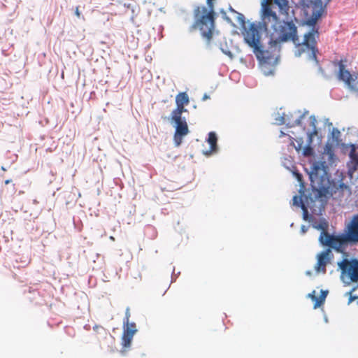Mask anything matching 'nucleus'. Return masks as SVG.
<instances>
[{"label": "nucleus", "mask_w": 358, "mask_h": 358, "mask_svg": "<svg viewBox=\"0 0 358 358\" xmlns=\"http://www.w3.org/2000/svg\"><path fill=\"white\" fill-rule=\"evenodd\" d=\"M236 15H237V17H236L237 21L242 27H245V17L244 15L241 13H238V12L236 13Z\"/></svg>", "instance_id": "nucleus-31"}, {"label": "nucleus", "mask_w": 358, "mask_h": 358, "mask_svg": "<svg viewBox=\"0 0 358 358\" xmlns=\"http://www.w3.org/2000/svg\"><path fill=\"white\" fill-rule=\"evenodd\" d=\"M349 160L346 163V166H353L358 167V145L352 144L351 149L348 153Z\"/></svg>", "instance_id": "nucleus-17"}, {"label": "nucleus", "mask_w": 358, "mask_h": 358, "mask_svg": "<svg viewBox=\"0 0 358 358\" xmlns=\"http://www.w3.org/2000/svg\"><path fill=\"white\" fill-rule=\"evenodd\" d=\"M293 174L296 177V180L299 182L302 183V182H303V176H302V174L300 173L298 171H293Z\"/></svg>", "instance_id": "nucleus-38"}, {"label": "nucleus", "mask_w": 358, "mask_h": 358, "mask_svg": "<svg viewBox=\"0 0 358 358\" xmlns=\"http://www.w3.org/2000/svg\"><path fill=\"white\" fill-rule=\"evenodd\" d=\"M330 137L329 136L328 141L325 143L322 155H327V162H326L327 164L328 165V167L329 168L330 166L336 165V162L338 160V157L336 155L334 152V148L332 145L329 142Z\"/></svg>", "instance_id": "nucleus-11"}, {"label": "nucleus", "mask_w": 358, "mask_h": 358, "mask_svg": "<svg viewBox=\"0 0 358 358\" xmlns=\"http://www.w3.org/2000/svg\"><path fill=\"white\" fill-rule=\"evenodd\" d=\"M213 0H207L208 8L206 6L196 7L194 9V15L195 21L190 27V30L199 29L203 38H206L208 43H210L213 33L215 29V20L216 13L214 11Z\"/></svg>", "instance_id": "nucleus-5"}, {"label": "nucleus", "mask_w": 358, "mask_h": 358, "mask_svg": "<svg viewBox=\"0 0 358 358\" xmlns=\"http://www.w3.org/2000/svg\"><path fill=\"white\" fill-rule=\"evenodd\" d=\"M92 258L93 259V262L95 263V262H96V257H94V256H93V257H92Z\"/></svg>", "instance_id": "nucleus-51"}, {"label": "nucleus", "mask_w": 358, "mask_h": 358, "mask_svg": "<svg viewBox=\"0 0 358 358\" xmlns=\"http://www.w3.org/2000/svg\"><path fill=\"white\" fill-rule=\"evenodd\" d=\"M264 51H268V55H265L264 56L268 57V61L266 60L265 62L260 61L259 59L257 60L259 62V64H261V69L262 71L265 76H270L273 73V69H268L267 66L268 65H272L274 66L277 63L278 57L274 58L273 56L271 55V52L269 50H264Z\"/></svg>", "instance_id": "nucleus-12"}, {"label": "nucleus", "mask_w": 358, "mask_h": 358, "mask_svg": "<svg viewBox=\"0 0 358 358\" xmlns=\"http://www.w3.org/2000/svg\"><path fill=\"white\" fill-rule=\"evenodd\" d=\"M341 136V133L338 130V129L334 127L331 132V138L335 143L336 145L342 141Z\"/></svg>", "instance_id": "nucleus-26"}, {"label": "nucleus", "mask_w": 358, "mask_h": 358, "mask_svg": "<svg viewBox=\"0 0 358 358\" xmlns=\"http://www.w3.org/2000/svg\"><path fill=\"white\" fill-rule=\"evenodd\" d=\"M293 204L294 206L300 207L303 210V219L306 221H308L310 223L313 220H315V217L310 215L307 210V207L303 203L301 196H299L297 195L294 196L293 197Z\"/></svg>", "instance_id": "nucleus-15"}, {"label": "nucleus", "mask_w": 358, "mask_h": 358, "mask_svg": "<svg viewBox=\"0 0 358 358\" xmlns=\"http://www.w3.org/2000/svg\"><path fill=\"white\" fill-rule=\"evenodd\" d=\"M352 143H345L342 141L336 145V147L339 148L343 155H348L349 151L351 149Z\"/></svg>", "instance_id": "nucleus-28"}, {"label": "nucleus", "mask_w": 358, "mask_h": 358, "mask_svg": "<svg viewBox=\"0 0 358 358\" xmlns=\"http://www.w3.org/2000/svg\"><path fill=\"white\" fill-rule=\"evenodd\" d=\"M268 0H266V2H267Z\"/></svg>", "instance_id": "nucleus-59"}, {"label": "nucleus", "mask_w": 358, "mask_h": 358, "mask_svg": "<svg viewBox=\"0 0 358 358\" xmlns=\"http://www.w3.org/2000/svg\"><path fill=\"white\" fill-rule=\"evenodd\" d=\"M311 224L313 228L321 230L322 231H327L329 227V223L324 217L320 218L319 220L315 218V220H313Z\"/></svg>", "instance_id": "nucleus-20"}, {"label": "nucleus", "mask_w": 358, "mask_h": 358, "mask_svg": "<svg viewBox=\"0 0 358 358\" xmlns=\"http://www.w3.org/2000/svg\"><path fill=\"white\" fill-rule=\"evenodd\" d=\"M331 0H327V3H328Z\"/></svg>", "instance_id": "nucleus-58"}, {"label": "nucleus", "mask_w": 358, "mask_h": 358, "mask_svg": "<svg viewBox=\"0 0 358 358\" xmlns=\"http://www.w3.org/2000/svg\"><path fill=\"white\" fill-rule=\"evenodd\" d=\"M185 136H178L176 133L174 134V143L176 147H178L182 143V139Z\"/></svg>", "instance_id": "nucleus-32"}, {"label": "nucleus", "mask_w": 358, "mask_h": 358, "mask_svg": "<svg viewBox=\"0 0 358 358\" xmlns=\"http://www.w3.org/2000/svg\"><path fill=\"white\" fill-rule=\"evenodd\" d=\"M176 102L177 105H185L189 103V96L185 92L180 93L176 96Z\"/></svg>", "instance_id": "nucleus-24"}, {"label": "nucleus", "mask_w": 358, "mask_h": 358, "mask_svg": "<svg viewBox=\"0 0 358 358\" xmlns=\"http://www.w3.org/2000/svg\"><path fill=\"white\" fill-rule=\"evenodd\" d=\"M274 3L278 6L281 14L288 15L290 8L288 0H274Z\"/></svg>", "instance_id": "nucleus-21"}, {"label": "nucleus", "mask_w": 358, "mask_h": 358, "mask_svg": "<svg viewBox=\"0 0 358 358\" xmlns=\"http://www.w3.org/2000/svg\"><path fill=\"white\" fill-rule=\"evenodd\" d=\"M316 22H317V20H315V18H313L311 16L310 18L307 19L304 22V24L306 25L310 26V27H312V28H313V27H315Z\"/></svg>", "instance_id": "nucleus-33"}, {"label": "nucleus", "mask_w": 358, "mask_h": 358, "mask_svg": "<svg viewBox=\"0 0 358 358\" xmlns=\"http://www.w3.org/2000/svg\"><path fill=\"white\" fill-rule=\"evenodd\" d=\"M328 293H329L328 290L322 289L320 291V296L313 298V301H315L314 308H316L320 306L324 302Z\"/></svg>", "instance_id": "nucleus-23"}, {"label": "nucleus", "mask_w": 358, "mask_h": 358, "mask_svg": "<svg viewBox=\"0 0 358 358\" xmlns=\"http://www.w3.org/2000/svg\"><path fill=\"white\" fill-rule=\"evenodd\" d=\"M1 169H2L3 171H6V169H5L3 166H1Z\"/></svg>", "instance_id": "nucleus-55"}, {"label": "nucleus", "mask_w": 358, "mask_h": 358, "mask_svg": "<svg viewBox=\"0 0 358 358\" xmlns=\"http://www.w3.org/2000/svg\"><path fill=\"white\" fill-rule=\"evenodd\" d=\"M175 123L176 131L178 136H186L189 133V129L186 119H182L180 120H172Z\"/></svg>", "instance_id": "nucleus-18"}, {"label": "nucleus", "mask_w": 358, "mask_h": 358, "mask_svg": "<svg viewBox=\"0 0 358 358\" xmlns=\"http://www.w3.org/2000/svg\"><path fill=\"white\" fill-rule=\"evenodd\" d=\"M335 175L338 177V181L337 182H343V180L345 178V176L343 172H341L338 169L336 171Z\"/></svg>", "instance_id": "nucleus-37"}, {"label": "nucleus", "mask_w": 358, "mask_h": 358, "mask_svg": "<svg viewBox=\"0 0 358 358\" xmlns=\"http://www.w3.org/2000/svg\"><path fill=\"white\" fill-rule=\"evenodd\" d=\"M206 141L210 145V149L203 151V155L210 156L213 153H216L218 150L217 134L215 131H210L208 134Z\"/></svg>", "instance_id": "nucleus-13"}, {"label": "nucleus", "mask_w": 358, "mask_h": 358, "mask_svg": "<svg viewBox=\"0 0 358 358\" xmlns=\"http://www.w3.org/2000/svg\"><path fill=\"white\" fill-rule=\"evenodd\" d=\"M308 227L307 226H305V225H302L301 227V233L303 234L305 233H306V231H308Z\"/></svg>", "instance_id": "nucleus-42"}, {"label": "nucleus", "mask_w": 358, "mask_h": 358, "mask_svg": "<svg viewBox=\"0 0 358 358\" xmlns=\"http://www.w3.org/2000/svg\"><path fill=\"white\" fill-rule=\"evenodd\" d=\"M137 331V329H131L127 327V324H123V334L122 337V344L125 348H129L131 344V341L135 333Z\"/></svg>", "instance_id": "nucleus-14"}, {"label": "nucleus", "mask_w": 358, "mask_h": 358, "mask_svg": "<svg viewBox=\"0 0 358 358\" xmlns=\"http://www.w3.org/2000/svg\"><path fill=\"white\" fill-rule=\"evenodd\" d=\"M127 327L129 328H131V329H136V323L135 322H129V321H128Z\"/></svg>", "instance_id": "nucleus-41"}, {"label": "nucleus", "mask_w": 358, "mask_h": 358, "mask_svg": "<svg viewBox=\"0 0 358 358\" xmlns=\"http://www.w3.org/2000/svg\"><path fill=\"white\" fill-rule=\"evenodd\" d=\"M347 85L350 91L358 92V76L355 75Z\"/></svg>", "instance_id": "nucleus-25"}, {"label": "nucleus", "mask_w": 358, "mask_h": 358, "mask_svg": "<svg viewBox=\"0 0 358 358\" xmlns=\"http://www.w3.org/2000/svg\"><path fill=\"white\" fill-rule=\"evenodd\" d=\"M309 176L313 191L317 192V197L322 198L329 195L332 196L336 190L331 187L336 186V179L331 178L328 165L324 160H310V167L304 168Z\"/></svg>", "instance_id": "nucleus-2"}, {"label": "nucleus", "mask_w": 358, "mask_h": 358, "mask_svg": "<svg viewBox=\"0 0 358 358\" xmlns=\"http://www.w3.org/2000/svg\"><path fill=\"white\" fill-rule=\"evenodd\" d=\"M315 34H318V28L313 27L311 31L304 34L303 41L302 42L299 41V45H296L298 47V50L294 52L296 57H300L303 53L308 52V59L310 60H315L318 64L316 55L318 50L316 46Z\"/></svg>", "instance_id": "nucleus-7"}, {"label": "nucleus", "mask_w": 358, "mask_h": 358, "mask_svg": "<svg viewBox=\"0 0 358 358\" xmlns=\"http://www.w3.org/2000/svg\"><path fill=\"white\" fill-rule=\"evenodd\" d=\"M261 18L262 21L257 24L254 22L250 24L249 30L246 31L244 36V41L249 47L252 48L257 59H259L260 61L266 62L268 59V57L264 55H268V51L264 50V46L260 41L261 34L259 30L268 32V22L271 20L273 22L271 28L276 30L275 26L278 17L276 13L273 11L271 6L266 2V0H263L262 2Z\"/></svg>", "instance_id": "nucleus-1"}, {"label": "nucleus", "mask_w": 358, "mask_h": 358, "mask_svg": "<svg viewBox=\"0 0 358 358\" xmlns=\"http://www.w3.org/2000/svg\"><path fill=\"white\" fill-rule=\"evenodd\" d=\"M315 294V292L313 291L312 293H309L308 296V297L311 298V299L313 301V298L316 297Z\"/></svg>", "instance_id": "nucleus-43"}, {"label": "nucleus", "mask_w": 358, "mask_h": 358, "mask_svg": "<svg viewBox=\"0 0 358 358\" xmlns=\"http://www.w3.org/2000/svg\"><path fill=\"white\" fill-rule=\"evenodd\" d=\"M294 113H299V114H300V113H301V111H300V110H296V111H295V112H294Z\"/></svg>", "instance_id": "nucleus-53"}, {"label": "nucleus", "mask_w": 358, "mask_h": 358, "mask_svg": "<svg viewBox=\"0 0 358 358\" xmlns=\"http://www.w3.org/2000/svg\"><path fill=\"white\" fill-rule=\"evenodd\" d=\"M187 112V110L185 108L184 105H177V108L174 109L171 115V120H180L182 119H186L182 116V113Z\"/></svg>", "instance_id": "nucleus-19"}, {"label": "nucleus", "mask_w": 358, "mask_h": 358, "mask_svg": "<svg viewBox=\"0 0 358 358\" xmlns=\"http://www.w3.org/2000/svg\"><path fill=\"white\" fill-rule=\"evenodd\" d=\"M229 10L231 13H237L238 12L236 10H235L231 6H229Z\"/></svg>", "instance_id": "nucleus-46"}, {"label": "nucleus", "mask_w": 358, "mask_h": 358, "mask_svg": "<svg viewBox=\"0 0 358 358\" xmlns=\"http://www.w3.org/2000/svg\"><path fill=\"white\" fill-rule=\"evenodd\" d=\"M284 166L287 168V169H289V166H287L285 164H284Z\"/></svg>", "instance_id": "nucleus-56"}, {"label": "nucleus", "mask_w": 358, "mask_h": 358, "mask_svg": "<svg viewBox=\"0 0 358 358\" xmlns=\"http://www.w3.org/2000/svg\"><path fill=\"white\" fill-rule=\"evenodd\" d=\"M338 64L339 69L338 79L345 82L347 85L355 75L351 74L348 70L345 69V64L342 60L338 62Z\"/></svg>", "instance_id": "nucleus-16"}, {"label": "nucleus", "mask_w": 358, "mask_h": 358, "mask_svg": "<svg viewBox=\"0 0 358 358\" xmlns=\"http://www.w3.org/2000/svg\"><path fill=\"white\" fill-rule=\"evenodd\" d=\"M210 99V96L208 95L207 94H204L203 97H202V101H206L207 99Z\"/></svg>", "instance_id": "nucleus-45"}, {"label": "nucleus", "mask_w": 358, "mask_h": 358, "mask_svg": "<svg viewBox=\"0 0 358 358\" xmlns=\"http://www.w3.org/2000/svg\"><path fill=\"white\" fill-rule=\"evenodd\" d=\"M308 113V110H304V112L302 114H300L295 120H292L289 117V115L280 116V114H278V117L275 118V123L277 125H282L283 124H286L287 127H288L301 126V120L304 117V116Z\"/></svg>", "instance_id": "nucleus-10"}, {"label": "nucleus", "mask_w": 358, "mask_h": 358, "mask_svg": "<svg viewBox=\"0 0 358 358\" xmlns=\"http://www.w3.org/2000/svg\"><path fill=\"white\" fill-rule=\"evenodd\" d=\"M356 289V287H353L352 289V290L349 292L347 293V294H350V297H349V301H348V303H352L353 301H355V299H357V303L358 305V296H352V292H354L355 290Z\"/></svg>", "instance_id": "nucleus-34"}, {"label": "nucleus", "mask_w": 358, "mask_h": 358, "mask_svg": "<svg viewBox=\"0 0 358 358\" xmlns=\"http://www.w3.org/2000/svg\"><path fill=\"white\" fill-rule=\"evenodd\" d=\"M311 272L310 271H306L307 275H310Z\"/></svg>", "instance_id": "nucleus-52"}, {"label": "nucleus", "mask_w": 358, "mask_h": 358, "mask_svg": "<svg viewBox=\"0 0 358 358\" xmlns=\"http://www.w3.org/2000/svg\"><path fill=\"white\" fill-rule=\"evenodd\" d=\"M315 7H320V9L318 10H313L312 13V17L313 18H315V20L317 21L318 19H320L322 15V13L324 12V7L322 6V0H315L314 3Z\"/></svg>", "instance_id": "nucleus-22"}, {"label": "nucleus", "mask_w": 358, "mask_h": 358, "mask_svg": "<svg viewBox=\"0 0 358 358\" xmlns=\"http://www.w3.org/2000/svg\"><path fill=\"white\" fill-rule=\"evenodd\" d=\"M338 266L341 271V280L345 285H350L358 280V259L344 258L338 262Z\"/></svg>", "instance_id": "nucleus-8"}, {"label": "nucleus", "mask_w": 358, "mask_h": 358, "mask_svg": "<svg viewBox=\"0 0 358 358\" xmlns=\"http://www.w3.org/2000/svg\"><path fill=\"white\" fill-rule=\"evenodd\" d=\"M319 71L322 74L324 73V70L321 66L319 67Z\"/></svg>", "instance_id": "nucleus-50"}, {"label": "nucleus", "mask_w": 358, "mask_h": 358, "mask_svg": "<svg viewBox=\"0 0 358 358\" xmlns=\"http://www.w3.org/2000/svg\"><path fill=\"white\" fill-rule=\"evenodd\" d=\"M284 135H285V133H284V132H282V131H281V135H280V136H284Z\"/></svg>", "instance_id": "nucleus-54"}, {"label": "nucleus", "mask_w": 358, "mask_h": 358, "mask_svg": "<svg viewBox=\"0 0 358 358\" xmlns=\"http://www.w3.org/2000/svg\"><path fill=\"white\" fill-rule=\"evenodd\" d=\"M75 14L78 16V17H80V13L78 10V8L77 7L76 9V12H75Z\"/></svg>", "instance_id": "nucleus-47"}, {"label": "nucleus", "mask_w": 358, "mask_h": 358, "mask_svg": "<svg viewBox=\"0 0 358 358\" xmlns=\"http://www.w3.org/2000/svg\"><path fill=\"white\" fill-rule=\"evenodd\" d=\"M11 182H12V180H11V179H8V180H5V184H6V185H8V184H10Z\"/></svg>", "instance_id": "nucleus-48"}, {"label": "nucleus", "mask_w": 358, "mask_h": 358, "mask_svg": "<svg viewBox=\"0 0 358 358\" xmlns=\"http://www.w3.org/2000/svg\"><path fill=\"white\" fill-rule=\"evenodd\" d=\"M146 232L148 233L149 231H151L152 232V235L151 236V238H155L157 236V232L155 231V229L154 227H152V226H148L146 228Z\"/></svg>", "instance_id": "nucleus-39"}, {"label": "nucleus", "mask_w": 358, "mask_h": 358, "mask_svg": "<svg viewBox=\"0 0 358 358\" xmlns=\"http://www.w3.org/2000/svg\"><path fill=\"white\" fill-rule=\"evenodd\" d=\"M280 35L277 38L271 36L268 44L269 48H276L280 42L292 41L295 45H299V38L297 34V27L292 20L283 21L280 25Z\"/></svg>", "instance_id": "nucleus-6"}, {"label": "nucleus", "mask_w": 358, "mask_h": 358, "mask_svg": "<svg viewBox=\"0 0 358 358\" xmlns=\"http://www.w3.org/2000/svg\"><path fill=\"white\" fill-rule=\"evenodd\" d=\"M219 48L224 55H227L230 59L234 58V55L230 51L227 43L226 41L224 43L221 42L219 45Z\"/></svg>", "instance_id": "nucleus-27"}, {"label": "nucleus", "mask_w": 358, "mask_h": 358, "mask_svg": "<svg viewBox=\"0 0 358 358\" xmlns=\"http://www.w3.org/2000/svg\"><path fill=\"white\" fill-rule=\"evenodd\" d=\"M343 236V233L336 235L335 234H330L327 231H321L319 242L322 245L328 246L329 248L326 249L317 255V261L315 266L317 273H326V266L330 262L333 256L330 248L338 252H344L348 245V243Z\"/></svg>", "instance_id": "nucleus-3"}, {"label": "nucleus", "mask_w": 358, "mask_h": 358, "mask_svg": "<svg viewBox=\"0 0 358 358\" xmlns=\"http://www.w3.org/2000/svg\"><path fill=\"white\" fill-rule=\"evenodd\" d=\"M130 309L129 307H127L126 308V310H125V316H124V318L123 320V324H127L128 323V321H129V317H130Z\"/></svg>", "instance_id": "nucleus-35"}, {"label": "nucleus", "mask_w": 358, "mask_h": 358, "mask_svg": "<svg viewBox=\"0 0 358 358\" xmlns=\"http://www.w3.org/2000/svg\"><path fill=\"white\" fill-rule=\"evenodd\" d=\"M343 237L345 238L348 244L354 245L358 243V213L352 217Z\"/></svg>", "instance_id": "nucleus-9"}, {"label": "nucleus", "mask_w": 358, "mask_h": 358, "mask_svg": "<svg viewBox=\"0 0 358 358\" xmlns=\"http://www.w3.org/2000/svg\"><path fill=\"white\" fill-rule=\"evenodd\" d=\"M180 272H178L177 274H175V268H173V273L171 274V282H173L176 280V278L180 275Z\"/></svg>", "instance_id": "nucleus-40"}, {"label": "nucleus", "mask_w": 358, "mask_h": 358, "mask_svg": "<svg viewBox=\"0 0 358 358\" xmlns=\"http://www.w3.org/2000/svg\"><path fill=\"white\" fill-rule=\"evenodd\" d=\"M317 121L314 115H312L309 117V127L307 129L306 127H302L303 131L306 136V143L304 144L303 137H296L294 140L297 143V145H294V142L292 141L291 144L293 145L296 150L299 152L301 151L303 156L306 157H312L315 156V148L320 146L322 141V135L320 133L319 129L317 127ZM294 139V137H292Z\"/></svg>", "instance_id": "nucleus-4"}, {"label": "nucleus", "mask_w": 358, "mask_h": 358, "mask_svg": "<svg viewBox=\"0 0 358 358\" xmlns=\"http://www.w3.org/2000/svg\"><path fill=\"white\" fill-rule=\"evenodd\" d=\"M37 203L36 200H34V203Z\"/></svg>", "instance_id": "nucleus-57"}, {"label": "nucleus", "mask_w": 358, "mask_h": 358, "mask_svg": "<svg viewBox=\"0 0 358 358\" xmlns=\"http://www.w3.org/2000/svg\"><path fill=\"white\" fill-rule=\"evenodd\" d=\"M221 13L223 14V17H224V20H226L229 24H230L231 25H232V26H234H234H235L234 23L233 22V21L231 20V19L229 17H228V16L227 15L226 13L224 11V10H223V9L221 10Z\"/></svg>", "instance_id": "nucleus-36"}, {"label": "nucleus", "mask_w": 358, "mask_h": 358, "mask_svg": "<svg viewBox=\"0 0 358 358\" xmlns=\"http://www.w3.org/2000/svg\"><path fill=\"white\" fill-rule=\"evenodd\" d=\"M347 167V175L348 176L352 179L353 178L354 173L358 171V167L353 166H346Z\"/></svg>", "instance_id": "nucleus-30"}, {"label": "nucleus", "mask_w": 358, "mask_h": 358, "mask_svg": "<svg viewBox=\"0 0 358 358\" xmlns=\"http://www.w3.org/2000/svg\"><path fill=\"white\" fill-rule=\"evenodd\" d=\"M332 189L334 190H336V192L338 190V189H341V190H345V189H348L350 190V187L345 184V182L341 181V182H337L336 180V186L335 187H331Z\"/></svg>", "instance_id": "nucleus-29"}, {"label": "nucleus", "mask_w": 358, "mask_h": 358, "mask_svg": "<svg viewBox=\"0 0 358 358\" xmlns=\"http://www.w3.org/2000/svg\"><path fill=\"white\" fill-rule=\"evenodd\" d=\"M94 257H96V259H98L99 257H100V255L98 254V253H95L93 255Z\"/></svg>", "instance_id": "nucleus-49"}, {"label": "nucleus", "mask_w": 358, "mask_h": 358, "mask_svg": "<svg viewBox=\"0 0 358 358\" xmlns=\"http://www.w3.org/2000/svg\"><path fill=\"white\" fill-rule=\"evenodd\" d=\"M103 329V327L101 326H99V325H94L93 327V329L95 331H98V329Z\"/></svg>", "instance_id": "nucleus-44"}]
</instances>
